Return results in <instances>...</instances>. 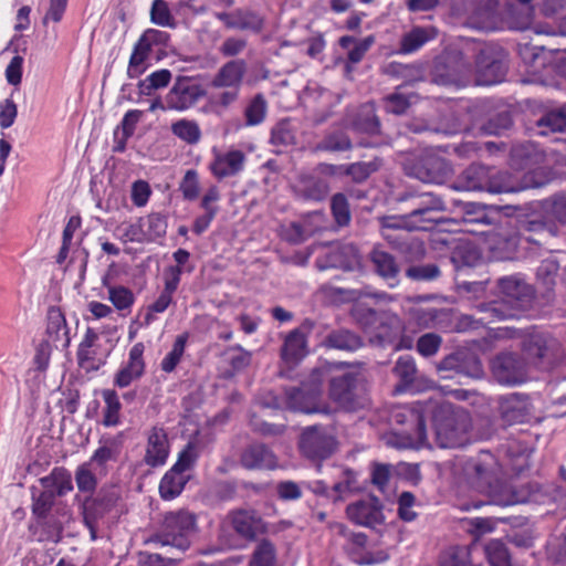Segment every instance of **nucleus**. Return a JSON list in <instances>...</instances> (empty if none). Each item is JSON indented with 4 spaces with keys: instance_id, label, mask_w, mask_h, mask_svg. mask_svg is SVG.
Segmentation results:
<instances>
[{
    "instance_id": "nucleus-1",
    "label": "nucleus",
    "mask_w": 566,
    "mask_h": 566,
    "mask_svg": "<svg viewBox=\"0 0 566 566\" xmlns=\"http://www.w3.org/2000/svg\"><path fill=\"white\" fill-rule=\"evenodd\" d=\"M497 286L502 295L501 300L478 304L475 306L478 317L461 315L457 323L458 331L478 329L496 321L512 318L532 297L531 286L518 275L500 279Z\"/></svg>"
},
{
    "instance_id": "nucleus-2",
    "label": "nucleus",
    "mask_w": 566,
    "mask_h": 566,
    "mask_svg": "<svg viewBox=\"0 0 566 566\" xmlns=\"http://www.w3.org/2000/svg\"><path fill=\"white\" fill-rule=\"evenodd\" d=\"M465 62L463 66H470L469 60L475 59L476 66V83L479 85H493L503 81L506 74V66L501 59L500 52L484 43L478 42L473 39H467L463 42V52Z\"/></svg>"
},
{
    "instance_id": "nucleus-3",
    "label": "nucleus",
    "mask_w": 566,
    "mask_h": 566,
    "mask_svg": "<svg viewBox=\"0 0 566 566\" xmlns=\"http://www.w3.org/2000/svg\"><path fill=\"white\" fill-rule=\"evenodd\" d=\"M196 517L185 510L165 514L159 530L150 537V542L185 552L190 546L189 535L193 532Z\"/></svg>"
},
{
    "instance_id": "nucleus-4",
    "label": "nucleus",
    "mask_w": 566,
    "mask_h": 566,
    "mask_svg": "<svg viewBox=\"0 0 566 566\" xmlns=\"http://www.w3.org/2000/svg\"><path fill=\"white\" fill-rule=\"evenodd\" d=\"M506 175L482 165H471L452 184L457 191L512 192L517 189L505 180Z\"/></svg>"
},
{
    "instance_id": "nucleus-5",
    "label": "nucleus",
    "mask_w": 566,
    "mask_h": 566,
    "mask_svg": "<svg viewBox=\"0 0 566 566\" xmlns=\"http://www.w3.org/2000/svg\"><path fill=\"white\" fill-rule=\"evenodd\" d=\"M436 438L441 448H458L465 441L469 429L467 412L451 410L450 405L440 407L434 416Z\"/></svg>"
},
{
    "instance_id": "nucleus-6",
    "label": "nucleus",
    "mask_w": 566,
    "mask_h": 566,
    "mask_svg": "<svg viewBox=\"0 0 566 566\" xmlns=\"http://www.w3.org/2000/svg\"><path fill=\"white\" fill-rule=\"evenodd\" d=\"M328 396L339 408L347 411H355L368 406L365 386L356 373L333 377L329 381Z\"/></svg>"
},
{
    "instance_id": "nucleus-7",
    "label": "nucleus",
    "mask_w": 566,
    "mask_h": 566,
    "mask_svg": "<svg viewBox=\"0 0 566 566\" xmlns=\"http://www.w3.org/2000/svg\"><path fill=\"white\" fill-rule=\"evenodd\" d=\"M391 420L396 423H408L415 432L394 433L387 443L398 449H419L427 446L426 427L420 411L413 406H397L392 409Z\"/></svg>"
},
{
    "instance_id": "nucleus-8",
    "label": "nucleus",
    "mask_w": 566,
    "mask_h": 566,
    "mask_svg": "<svg viewBox=\"0 0 566 566\" xmlns=\"http://www.w3.org/2000/svg\"><path fill=\"white\" fill-rule=\"evenodd\" d=\"M524 359L530 366L551 365L563 356L560 342L543 332H530L524 335L521 343Z\"/></svg>"
},
{
    "instance_id": "nucleus-9",
    "label": "nucleus",
    "mask_w": 566,
    "mask_h": 566,
    "mask_svg": "<svg viewBox=\"0 0 566 566\" xmlns=\"http://www.w3.org/2000/svg\"><path fill=\"white\" fill-rule=\"evenodd\" d=\"M323 374L322 369H315L308 384H303L300 388L287 389L285 392L287 407L304 413H329L331 409L328 407L319 405Z\"/></svg>"
},
{
    "instance_id": "nucleus-10",
    "label": "nucleus",
    "mask_w": 566,
    "mask_h": 566,
    "mask_svg": "<svg viewBox=\"0 0 566 566\" xmlns=\"http://www.w3.org/2000/svg\"><path fill=\"white\" fill-rule=\"evenodd\" d=\"M335 437L325 428L313 426L304 429L298 441L303 457L312 461H323L336 450Z\"/></svg>"
},
{
    "instance_id": "nucleus-11",
    "label": "nucleus",
    "mask_w": 566,
    "mask_h": 566,
    "mask_svg": "<svg viewBox=\"0 0 566 566\" xmlns=\"http://www.w3.org/2000/svg\"><path fill=\"white\" fill-rule=\"evenodd\" d=\"M530 365L515 353H501L491 361L494 380L504 386L521 385L527 379Z\"/></svg>"
},
{
    "instance_id": "nucleus-12",
    "label": "nucleus",
    "mask_w": 566,
    "mask_h": 566,
    "mask_svg": "<svg viewBox=\"0 0 566 566\" xmlns=\"http://www.w3.org/2000/svg\"><path fill=\"white\" fill-rule=\"evenodd\" d=\"M206 95L205 88L188 76H178L165 101L168 109L178 112L192 107Z\"/></svg>"
},
{
    "instance_id": "nucleus-13",
    "label": "nucleus",
    "mask_w": 566,
    "mask_h": 566,
    "mask_svg": "<svg viewBox=\"0 0 566 566\" xmlns=\"http://www.w3.org/2000/svg\"><path fill=\"white\" fill-rule=\"evenodd\" d=\"M452 172L450 164L440 156H422L409 171L410 176L428 184H442Z\"/></svg>"
},
{
    "instance_id": "nucleus-14",
    "label": "nucleus",
    "mask_w": 566,
    "mask_h": 566,
    "mask_svg": "<svg viewBox=\"0 0 566 566\" xmlns=\"http://www.w3.org/2000/svg\"><path fill=\"white\" fill-rule=\"evenodd\" d=\"M497 472V463L489 452H482L476 459L469 460L464 473L469 482L479 490L491 488Z\"/></svg>"
},
{
    "instance_id": "nucleus-15",
    "label": "nucleus",
    "mask_w": 566,
    "mask_h": 566,
    "mask_svg": "<svg viewBox=\"0 0 566 566\" xmlns=\"http://www.w3.org/2000/svg\"><path fill=\"white\" fill-rule=\"evenodd\" d=\"M213 159L209 164V170L219 180L235 176L243 169L245 155L241 150H221L212 148Z\"/></svg>"
},
{
    "instance_id": "nucleus-16",
    "label": "nucleus",
    "mask_w": 566,
    "mask_h": 566,
    "mask_svg": "<svg viewBox=\"0 0 566 566\" xmlns=\"http://www.w3.org/2000/svg\"><path fill=\"white\" fill-rule=\"evenodd\" d=\"M347 516L354 523L373 527L384 522L382 505L376 496H367L347 506Z\"/></svg>"
},
{
    "instance_id": "nucleus-17",
    "label": "nucleus",
    "mask_w": 566,
    "mask_h": 566,
    "mask_svg": "<svg viewBox=\"0 0 566 566\" xmlns=\"http://www.w3.org/2000/svg\"><path fill=\"white\" fill-rule=\"evenodd\" d=\"M222 538L229 547H244L248 543V511L237 509L222 523Z\"/></svg>"
},
{
    "instance_id": "nucleus-18",
    "label": "nucleus",
    "mask_w": 566,
    "mask_h": 566,
    "mask_svg": "<svg viewBox=\"0 0 566 566\" xmlns=\"http://www.w3.org/2000/svg\"><path fill=\"white\" fill-rule=\"evenodd\" d=\"M410 217L413 218L415 222L426 224L428 229L432 228V224L438 222V219L433 214L446 210L443 200L431 192H423L412 197Z\"/></svg>"
},
{
    "instance_id": "nucleus-19",
    "label": "nucleus",
    "mask_w": 566,
    "mask_h": 566,
    "mask_svg": "<svg viewBox=\"0 0 566 566\" xmlns=\"http://www.w3.org/2000/svg\"><path fill=\"white\" fill-rule=\"evenodd\" d=\"M360 263L357 248L353 244L336 245L328 250L325 258L316 260V266L323 271L329 268L353 270Z\"/></svg>"
},
{
    "instance_id": "nucleus-20",
    "label": "nucleus",
    "mask_w": 566,
    "mask_h": 566,
    "mask_svg": "<svg viewBox=\"0 0 566 566\" xmlns=\"http://www.w3.org/2000/svg\"><path fill=\"white\" fill-rule=\"evenodd\" d=\"M499 410L507 423L524 422L531 415V402L526 395L513 392L500 397Z\"/></svg>"
},
{
    "instance_id": "nucleus-21",
    "label": "nucleus",
    "mask_w": 566,
    "mask_h": 566,
    "mask_svg": "<svg viewBox=\"0 0 566 566\" xmlns=\"http://www.w3.org/2000/svg\"><path fill=\"white\" fill-rule=\"evenodd\" d=\"M169 454V441L166 430L163 427L154 426L147 437V448L144 461L151 468L166 463Z\"/></svg>"
},
{
    "instance_id": "nucleus-22",
    "label": "nucleus",
    "mask_w": 566,
    "mask_h": 566,
    "mask_svg": "<svg viewBox=\"0 0 566 566\" xmlns=\"http://www.w3.org/2000/svg\"><path fill=\"white\" fill-rule=\"evenodd\" d=\"M144 344L136 343L129 350L127 364L120 368L115 377L114 385L119 388L128 387L133 381L138 380L145 373V361L143 359Z\"/></svg>"
},
{
    "instance_id": "nucleus-23",
    "label": "nucleus",
    "mask_w": 566,
    "mask_h": 566,
    "mask_svg": "<svg viewBox=\"0 0 566 566\" xmlns=\"http://www.w3.org/2000/svg\"><path fill=\"white\" fill-rule=\"evenodd\" d=\"M118 500L119 493L115 486L102 488L95 496L85 499L84 514L90 515V518H102L112 511Z\"/></svg>"
},
{
    "instance_id": "nucleus-24",
    "label": "nucleus",
    "mask_w": 566,
    "mask_h": 566,
    "mask_svg": "<svg viewBox=\"0 0 566 566\" xmlns=\"http://www.w3.org/2000/svg\"><path fill=\"white\" fill-rule=\"evenodd\" d=\"M440 371H454L457 375H464L472 378H480L483 374L481 363L464 353H454L444 357L438 365Z\"/></svg>"
},
{
    "instance_id": "nucleus-25",
    "label": "nucleus",
    "mask_w": 566,
    "mask_h": 566,
    "mask_svg": "<svg viewBox=\"0 0 566 566\" xmlns=\"http://www.w3.org/2000/svg\"><path fill=\"white\" fill-rule=\"evenodd\" d=\"M485 243L495 258H507L516 248L517 241L506 226H501L486 233Z\"/></svg>"
},
{
    "instance_id": "nucleus-26",
    "label": "nucleus",
    "mask_w": 566,
    "mask_h": 566,
    "mask_svg": "<svg viewBox=\"0 0 566 566\" xmlns=\"http://www.w3.org/2000/svg\"><path fill=\"white\" fill-rule=\"evenodd\" d=\"M370 261L376 273L394 286L398 282L400 266L394 255L380 247H375L370 252Z\"/></svg>"
},
{
    "instance_id": "nucleus-27",
    "label": "nucleus",
    "mask_w": 566,
    "mask_h": 566,
    "mask_svg": "<svg viewBox=\"0 0 566 566\" xmlns=\"http://www.w3.org/2000/svg\"><path fill=\"white\" fill-rule=\"evenodd\" d=\"M479 551L480 546L476 543L451 547L441 555L440 566H482L476 563Z\"/></svg>"
},
{
    "instance_id": "nucleus-28",
    "label": "nucleus",
    "mask_w": 566,
    "mask_h": 566,
    "mask_svg": "<svg viewBox=\"0 0 566 566\" xmlns=\"http://www.w3.org/2000/svg\"><path fill=\"white\" fill-rule=\"evenodd\" d=\"M307 354V342L305 334L296 328L290 332L282 347V359L290 365L297 364Z\"/></svg>"
},
{
    "instance_id": "nucleus-29",
    "label": "nucleus",
    "mask_w": 566,
    "mask_h": 566,
    "mask_svg": "<svg viewBox=\"0 0 566 566\" xmlns=\"http://www.w3.org/2000/svg\"><path fill=\"white\" fill-rule=\"evenodd\" d=\"M43 491L53 497L64 496L73 490L72 475L65 468H54L51 473L40 479Z\"/></svg>"
},
{
    "instance_id": "nucleus-30",
    "label": "nucleus",
    "mask_w": 566,
    "mask_h": 566,
    "mask_svg": "<svg viewBox=\"0 0 566 566\" xmlns=\"http://www.w3.org/2000/svg\"><path fill=\"white\" fill-rule=\"evenodd\" d=\"M545 154L533 142H526L512 147V165L524 169L544 161Z\"/></svg>"
},
{
    "instance_id": "nucleus-31",
    "label": "nucleus",
    "mask_w": 566,
    "mask_h": 566,
    "mask_svg": "<svg viewBox=\"0 0 566 566\" xmlns=\"http://www.w3.org/2000/svg\"><path fill=\"white\" fill-rule=\"evenodd\" d=\"M385 240L402 253L408 262L419 261L426 254V248L418 239H408L405 234H385Z\"/></svg>"
},
{
    "instance_id": "nucleus-32",
    "label": "nucleus",
    "mask_w": 566,
    "mask_h": 566,
    "mask_svg": "<svg viewBox=\"0 0 566 566\" xmlns=\"http://www.w3.org/2000/svg\"><path fill=\"white\" fill-rule=\"evenodd\" d=\"M46 334L49 336L48 340L54 343L56 348L59 347V343L63 348L69 347L71 340L66 321L59 308H51L48 313Z\"/></svg>"
},
{
    "instance_id": "nucleus-33",
    "label": "nucleus",
    "mask_w": 566,
    "mask_h": 566,
    "mask_svg": "<svg viewBox=\"0 0 566 566\" xmlns=\"http://www.w3.org/2000/svg\"><path fill=\"white\" fill-rule=\"evenodd\" d=\"M438 31L433 27H416L400 40V52L409 54L416 52L427 42L436 39Z\"/></svg>"
},
{
    "instance_id": "nucleus-34",
    "label": "nucleus",
    "mask_w": 566,
    "mask_h": 566,
    "mask_svg": "<svg viewBox=\"0 0 566 566\" xmlns=\"http://www.w3.org/2000/svg\"><path fill=\"white\" fill-rule=\"evenodd\" d=\"M189 476L182 472L175 470L172 467L163 476L159 483V493L164 500H172L177 497L185 489Z\"/></svg>"
},
{
    "instance_id": "nucleus-35",
    "label": "nucleus",
    "mask_w": 566,
    "mask_h": 566,
    "mask_svg": "<svg viewBox=\"0 0 566 566\" xmlns=\"http://www.w3.org/2000/svg\"><path fill=\"white\" fill-rule=\"evenodd\" d=\"M119 453L120 448L117 440L108 439L95 450L87 463L94 465L101 473H105L107 463L117 461Z\"/></svg>"
},
{
    "instance_id": "nucleus-36",
    "label": "nucleus",
    "mask_w": 566,
    "mask_h": 566,
    "mask_svg": "<svg viewBox=\"0 0 566 566\" xmlns=\"http://www.w3.org/2000/svg\"><path fill=\"white\" fill-rule=\"evenodd\" d=\"M250 566H277L275 545L268 537L255 539L253 543Z\"/></svg>"
},
{
    "instance_id": "nucleus-37",
    "label": "nucleus",
    "mask_w": 566,
    "mask_h": 566,
    "mask_svg": "<svg viewBox=\"0 0 566 566\" xmlns=\"http://www.w3.org/2000/svg\"><path fill=\"white\" fill-rule=\"evenodd\" d=\"M381 234L385 239V234H395V230H428L426 224L415 222L413 218L410 217V212L402 216H387L380 218Z\"/></svg>"
},
{
    "instance_id": "nucleus-38",
    "label": "nucleus",
    "mask_w": 566,
    "mask_h": 566,
    "mask_svg": "<svg viewBox=\"0 0 566 566\" xmlns=\"http://www.w3.org/2000/svg\"><path fill=\"white\" fill-rule=\"evenodd\" d=\"M102 397L105 402L103 409V421L105 427H115L120 423L122 402L114 389H103Z\"/></svg>"
},
{
    "instance_id": "nucleus-39",
    "label": "nucleus",
    "mask_w": 566,
    "mask_h": 566,
    "mask_svg": "<svg viewBox=\"0 0 566 566\" xmlns=\"http://www.w3.org/2000/svg\"><path fill=\"white\" fill-rule=\"evenodd\" d=\"M325 345L331 348L355 352L361 347V338L347 329L332 332L325 339Z\"/></svg>"
},
{
    "instance_id": "nucleus-40",
    "label": "nucleus",
    "mask_w": 566,
    "mask_h": 566,
    "mask_svg": "<svg viewBox=\"0 0 566 566\" xmlns=\"http://www.w3.org/2000/svg\"><path fill=\"white\" fill-rule=\"evenodd\" d=\"M244 72V61H231L223 65L212 80V86L227 87L240 82Z\"/></svg>"
},
{
    "instance_id": "nucleus-41",
    "label": "nucleus",
    "mask_w": 566,
    "mask_h": 566,
    "mask_svg": "<svg viewBox=\"0 0 566 566\" xmlns=\"http://www.w3.org/2000/svg\"><path fill=\"white\" fill-rule=\"evenodd\" d=\"M544 213L552 220L566 224V191L556 192L541 202Z\"/></svg>"
},
{
    "instance_id": "nucleus-42",
    "label": "nucleus",
    "mask_w": 566,
    "mask_h": 566,
    "mask_svg": "<svg viewBox=\"0 0 566 566\" xmlns=\"http://www.w3.org/2000/svg\"><path fill=\"white\" fill-rule=\"evenodd\" d=\"M479 552L478 556L483 554L490 566H512L509 551L500 539L488 542Z\"/></svg>"
},
{
    "instance_id": "nucleus-43",
    "label": "nucleus",
    "mask_w": 566,
    "mask_h": 566,
    "mask_svg": "<svg viewBox=\"0 0 566 566\" xmlns=\"http://www.w3.org/2000/svg\"><path fill=\"white\" fill-rule=\"evenodd\" d=\"M490 492L492 496V502L500 506H510L518 503H523L526 501V496L518 493L512 485L502 484V485H493L491 484Z\"/></svg>"
},
{
    "instance_id": "nucleus-44",
    "label": "nucleus",
    "mask_w": 566,
    "mask_h": 566,
    "mask_svg": "<svg viewBox=\"0 0 566 566\" xmlns=\"http://www.w3.org/2000/svg\"><path fill=\"white\" fill-rule=\"evenodd\" d=\"M171 133L189 145H196L201 139L199 125L191 119H179L171 124Z\"/></svg>"
},
{
    "instance_id": "nucleus-45",
    "label": "nucleus",
    "mask_w": 566,
    "mask_h": 566,
    "mask_svg": "<svg viewBox=\"0 0 566 566\" xmlns=\"http://www.w3.org/2000/svg\"><path fill=\"white\" fill-rule=\"evenodd\" d=\"M30 528L33 530L34 534L39 533V541L57 543L61 539L62 525L53 516L48 515V518H43V522L36 520Z\"/></svg>"
},
{
    "instance_id": "nucleus-46",
    "label": "nucleus",
    "mask_w": 566,
    "mask_h": 566,
    "mask_svg": "<svg viewBox=\"0 0 566 566\" xmlns=\"http://www.w3.org/2000/svg\"><path fill=\"white\" fill-rule=\"evenodd\" d=\"M534 10L533 7H523L520 11L511 10L506 18V23L510 29L516 31L534 30L542 24H533Z\"/></svg>"
},
{
    "instance_id": "nucleus-47",
    "label": "nucleus",
    "mask_w": 566,
    "mask_h": 566,
    "mask_svg": "<svg viewBox=\"0 0 566 566\" xmlns=\"http://www.w3.org/2000/svg\"><path fill=\"white\" fill-rule=\"evenodd\" d=\"M298 191L304 199L321 201L328 195L329 187L325 180L310 177L302 181Z\"/></svg>"
},
{
    "instance_id": "nucleus-48",
    "label": "nucleus",
    "mask_w": 566,
    "mask_h": 566,
    "mask_svg": "<svg viewBox=\"0 0 566 566\" xmlns=\"http://www.w3.org/2000/svg\"><path fill=\"white\" fill-rule=\"evenodd\" d=\"M150 51L151 46L148 43L144 42L142 38H139V40L134 46L133 53L129 59L127 70V74L129 77H137L145 71L143 64L147 60Z\"/></svg>"
},
{
    "instance_id": "nucleus-49",
    "label": "nucleus",
    "mask_w": 566,
    "mask_h": 566,
    "mask_svg": "<svg viewBox=\"0 0 566 566\" xmlns=\"http://www.w3.org/2000/svg\"><path fill=\"white\" fill-rule=\"evenodd\" d=\"M277 465L276 457L263 444L250 447V469H274Z\"/></svg>"
},
{
    "instance_id": "nucleus-50",
    "label": "nucleus",
    "mask_w": 566,
    "mask_h": 566,
    "mask_svg": "<svg viewBox=\"0 0 566 566\" xmlns=\"http://www.w3.org/2000/svg\"><path fill=\"white\" fill-rule=\"evenodd\" d=\"M380 160L374 159L370 161H359L342 167L344 172L352 177L355 182L365 181L371 174L377 171L380 167Z\"/></svg>"
},
{
    "instance_id": "nucleus-51",
    "label": "nucleus",
    "mask_w": 566,
    "mask_h": 566,
    "mask_svg": "<svg viewBox=\"0 0 566 566\" xmlns=\"http://www.w3.org/2000/svg\"><path fill=\"white\" fill-rule=\"evenodd\" d=\"M145 233L147 241H154L166 234L167 231V218L165 214L159 212H153L146 218H143Z\"/></svg>"
},
{
    "instance_id": "nucleus-52",
    "label": "nucleus",
    "mask_w": 566,
    "mask_h": 566,
    "mask_svg": "<svg viewBox=\"0 0 566 566\" xmlns=\"http://www.w3.org/2000/svg\"><path fill=\"white\" fill-rule=\"evenodd\" d=\"M394 373L405 387L412 385L418 374L413 357L409 355L399 357L394 367Z\"/></svg>"
},
{
    "instance_id": "nucleus-53",
    "label": "nucleus",
    "mask_w": 566,
    "mask_h": 566,
    "mask_svg": "<svg viewBox=\"0 0 566 566\" xmlns=\"http://www.w3.org/2000/svg\"><path fill=\"white\" fill-rule=\"evenodd\" d=\"M171 80V72L163 69L148 75L145 80L138 83L142 94L151 95L153 91L166 87Z\"/></svg>"
},
{
    "instance_id": "nucleus-54",
    "label": "nucleus",
    "mask_w": 566,
    "mask_h": 566,
    "mask_svg": "<svg viewBox=\"0 0 566 566\" xmlns=\"http://www.w3.org/2000/svg\"><path fill=\"white\" fill-rule=\"evenodd\" d=\"M32 500V513L36 520L43 522V518H48V515H50L52 506L54 505L55 497H53L51 493H48L43 490L36 494V490L33 488Z\"/></svg>"
},
{
    "instance_id": "nucleus-55",
    "label": "nucleus",
    "mask_w": 566,
    "mask_h": 566,
    "mask_svg": "<svg viewBox=\"0 0 566 566\" xmlns=\"http://www.w3.org/2000/svg\"><path fill=\"white\" fill-rule=\"evenodd\" d=\"M319 227L313 226L311 220L292 222L284 232V237L292 243H300L311 237Z\"/></svg>"
},
{
    "instance_id": "nucleus-56",
    "label": "nucleus",
    "mask_w": 566,
    "mask_h": 566,
    "mask_svg": "<svg viewBox=\"0 0 566 566\" xmlns=\"http://www.w3.org/2000/svg\"><path fill=\"white\" fill-rule=\"evenodd\" d=\"M91 467L90 463L85 462L76 469L75 482L80 492L93 493L97 486V479Z\"/></svg>"
},
{
    "instance_id": "nucleus-57",
    "label": "nucleus",
    "mask_w": 566,
    "mask_h": 566,
    "mask_svg": "<svg viewBox=\"0 0 566 566\" xmlns=\"http://www.w3.org/2000/svg\"><path fill=\"white\" fill-rule=\"evenodd\" d=\"M350 148H352V143H350L349 137L342 132H335V133L328 134L317 145V149L327 150V151H345Z\"/></svg>"
},
{
    "instance_id": "nucleus-58",
    "label": "nucleus",
    "mask_w": 566,
    "mask_h": 566,
    "mask_svg": "<svg viewBox=\"0 0 566 566\" xmlns=\"http://www.w3.org/2000/svg\"><path fill=\"white\" fill-rule=\"evenodd\" d=\"M355 127L368 134H376L379 132L380 123L377 116L375 115V109L371 105H365L360 115L355 122Z\"/></svg>"
},
{
    "instance_id": "nucleus-59",
    "label": "nucleus",
    "mask_w": 566,
    "mask_h": 566,
    "mask_svg": "<svg viewBox=\"0 0 566 566\" xmlns=\"http://www.w3.org/2000/svg\"><path fill=\"white\" fill-rule=\"evenodd\" d=\"M150 20L153 23L161 27H176V21L170 13L168 3L164 0H155L150 10Z\"/></svg>"
},
{
    "instance_id": "nucleus-60",
    "label": "nucleus",
    "mask_w": 566,
    "mask_h": 566,
    "mask_svg": "<svg viewBox=\"0 0 566 566\" xmlns=\"http://www.w3.org/2000/svg\"><path fill=\"white\" fill-rule=\"evenodd\" d=\"M512 126V119L509 113L503 112L490 118L481 126V132L485 135H502Z\"/></svg>"
},
{
    "instance_id": "nucleus-61",
    "label": "nucleus",
    "mask_w": 566,
    "mask_h": 566,
    "mask_svg": "<svg viewBox=\"0 0 566 566\" xmlns=\"http://www.w3.org/2000/svg\"><path fill=\"white\" fill-rule=\"evenodd\" d=\"M538 127L542 135L548 134V132H560L566 128V114L563 112H549L545 114L538 120Z\"/></svg>"
},
{
    "instance_id": "nucleus-62",
    "label": "nucleus",
    "mask_w": 566,
    "mask_h": 566,
    "mask_svg": "<svg viewBox=\"0 0 566 566\" xmlns=\"http://www.w3.org/2000/svg\"><path fill=\"white\" fill-rule=\"evenodd\" d=\"M179 190L186 200H196L199 197L200 185L198 172L193 169L186 171L179 185Z\"/></svg>"
},
{
    "instance_id": "nucleus-63",
    "label": "nucleus",
    "mask_w": 566,
    "mask_h": 566,
    "mask_svg": "<svg viewBox=\"0 0 566 566\" xmlns=\"http://www.w3.org/2000/svg\"><path fill=\"white\" fill-rule=\"evenodd\" d=\"M108 294L109 301L119 311L129 308L134 303L133 292L125 286H111Z\"/></svg>"
},
{
    "instance_id": "nucleus-64",
    "label": "nucleus",
    "mask_w": 566,
    "mask_h": 566,
    "mask_svg": "<svg viewBox=\"0 0 566 566\" xmlns=\"http://www.w3.org/2000/svg\"><path fill=\"white\" fill-rule=\"evenodd\" d=\"M442 344V338L436 333H427L419 337L417 350L424 357L433 356L438 353Z\"/></svg>"
}]
</instances>
